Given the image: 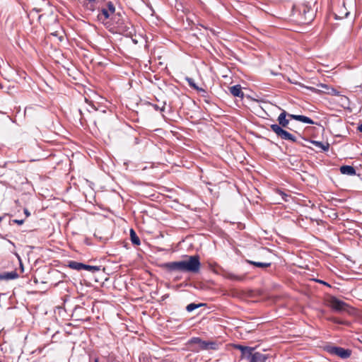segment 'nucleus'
<instances>
[{
	"label": "nucleus",
	"mask_w": 362,
	"mask_h": 362,
	"mask_svg": "<svg viewBox=\"0 0 362 362\" xmlns=\"http://www.w3.org/2000/svg\"><path fill=\"white\" fill-rule=\"evenodd\" d=\"M201 262L198 255H192L187 260L165 262L160 264V267L168 272H180L198 273L200 270Z\"/></svg>",
	"instance_id": "1"
},
{
	"label": "nucleus",
	"mask_w": 362,
	"mask_h": 362,
	"mask_svg": "<svg viewBox=\"0 0 362 362\" xmlns=\"http://www.w3.org/2000/svg\"><path fill=\"white\" fill-rule=\"evenodd\" d=\"M112 20L114 21L117 32L124 35H132L134 29L132 23L127 19L123 18L119 13H115L114 17H112Z\"/></svg>",
	"instance_id": "2"
},
{
	"label": "nucleus",
	"mask_w": 362,
	"mask_h": 362,
	"mask_svg": "<svg viewBox=\"0 0 362 362\" xmlns=\"http://www.w3.org/2000/svg\"><path fill=\"white\" fill-rule=\"evenodd\" d=\"M98 10V20L105 25L108 19H112V17L115 15V6L112 1H107L105 6L99 7Z\"/></svg>",
	"instance_id": "3"
},
{
	"label": "nucleus",
	"mask_w": 362,
	"mask_h": 362,
	"mask_svg": "<svg viewBox=\"0 0 362 362\" xmlns=\"http://www.w3.org/2000/svg\"><path fill=\"white\" fill-rule=\"evenodd\" d=\"M297 11L300 16V20L303 23H309L314 19L315 13L313 8L306 4H303L299 6L297 8Z\"/></svg>",
	"instance_id": "4"
},
{
	"label": "nucleus",
	"mask_w": 362,
	"mask_h": 362,
	"mask_svg": "<svg viewBox=\"0 0 362 362\" xmlns=\"http://www.w3.org/2000/svg\"><path fill=\"white\" fill-rule=\"evenodd\" d=\"M189 344H197L199 349L194 350L199 351V350H217L218 349V344L216 341H204L200 337H192L189 341Z\"/></svg>",
	"instance_id": "5"
},
{
	"label": "nucleus",
	"mask_w": 362,
	"mask_h": 362,
	"mask_svg": "<svg viewBox=\"0 0 362 362\" xmlns=\"http://www.w3.org/2000/svg\"><path fill=\"white\" fill-rule=\"evenodd\" d=\"M325 350L331 355L337 356L343 359L348 358L351 354V351L349 349L332 345L326 346Z\"/></svg>",
	"instance_id": "6"
},
{
	"label": "nucleus",
	"mask_w": 362,
	"mask_h": 362,
	"mask_svg": "<svg viewBox=\"0 0 362 362\" xmlns=\"http://www.w3.org/2000/svg\"><path fill=\"white\" fill-rule=\"evenodd\" d=\"M271 129L276 134V136L281 139L291 141L293 142L296 141V138L293 134L284 129L277 124H273L270 126Z\"/></svg>",
	"instance_id": "7"
},
{
	"label": "nucleus",
	"mask_w": 362,
	"mask_h": 362,
	"mask_svg": "<svg viewBox=\"0 0 362 362\" xmlns=\"http://www.w3.org/2000/svg\"><path fill=\"white\" fill-rule=\"evenodd\" d=\"M69 267L71 269L80 271L81 269H85L89 272H91L92 273H95L97 272H99L100 270V267L98 266H91L88 264H85L81 262H78L76 261H70L69 262Z\"/></svg>",
	"instance_id": "8"
},
{
	"label": "nucleus",
	"mask_w": 362,
	"mask_h": 362,
	"mask_svg": "<svg viewBox=\"0 0 362 362\" xmlns=\"http://www.w3.org/2000/svg\"><path fill=\"white\" fill-rule=\"evenodd\" d=\"M329 305L332 310L338 312L345 310L348 307L347 303L335 296H331L329 298Z\"/></svg>",
	"instance_id": "9"
},
{
	"label": "nucleus",
	"mask_w": 362,
	"mask_h": 362,
	"mask_svg": "<svg viewBox=\"0 0 362 362\" xmlns=\"http://www.w3.org/2000/svg\"><path fill=\"white\" fill-rule=\"evenodd\" d=\"M267 358V355L255 351V349L253 348L245 360L247 362H265Z\"/></svg>",
	"instance_id": "10"
},
{
	"label": "nucleus",
	"mask_w": 362,
	"mask_h": 362,
	"mask_svg": "<svg viewBox=\"0 0 362 362\" xmlns=\"http://www.w3.org/2000/svg\"><path fill=\"white\" fill-rule=\"evenodd\" d=\"M83 6L86 11L90 13L99 9V0H83L82 2Z\"/></svg>",
	"instance_id": "11"
},
{
	"label": "nucleus",
	"mask_w": 362,
	"mask_h": 362,
	"mask_svg": "<svg viewBox=\"0 0 362 362\" xmlns=\"http://www.w3.org/2000/svg\"><path fill=\"white\" fill-rule=\"evenodd\" d=\"M288 113L286 110H282L281 112L277 118L279 122L278 125H280L281 128H287L289 124V119L286 118Z\"/></svg>",
	"instance_id": "12"
},
{
	"label": "nucleus",
	"mask_w": 362,
	"mask_h": 362,
	"mask_svg": "<svg viewBox=\"0 0 362 362\" xmlns=\"http://www.w3.org/2000/svg\"><path fill=\"white\" fill-rule=\"evenodd\" d=\"M235 349H238L241 351V358L246 359L251 351H252L253 347L245 346L240 344H235Z\"/></svg>",
	"instance_id": "13"
},
{
	"label": "nucleus",
	"mask_w": 362,
	"mask_h": 362,
	"mask_svg": "<svg viewBox=\"0 0 362 362\" xmlns=\"http://www.w3.org/2000/svg\"><path fill=\"white\" fill-rule=\"evenodd\" d=\"M230 93L235 97H238L243 98L244 93L242 91V88L240 85H235L230 88Z\"/></svg>",
	"instance_id": "14"
},
{
	"label": "nucleus",
	"mask_w": 362,
	"mask_h": 362,
	"mask_svg": "<svg viewBox=\"0 0 362 362\" xmlns=\"http://www.w3.org/2000/svg\"><path fill=\"white\" fill-rule=\"evenodd\" d=\"M339 170L344 175H355L356 174L355 168L351 165H342L340 167Z\"/></svg>",
	"instance_id": "15"
},
{
	"label": "nucleus",
	"mask_w": 362,
	"mask_h": 362,
	"mask_svg": "<svg viewBox=\"0 0 362 362\" xmlns=\"http://www.w3.org/2000/svg\"><path fill=\"white\" fill-rule=\"evenodd\" d=\"M18 277V274L16 271L0 274V280H11L17 279Z\"/></svg>",
	"instance_id": "16"
},
{
	"label": "nucleus",
	"mask_w": 362,
	"mask_h": 362,
	"mask_svg": "<svg viewBox=\"0 0 362 362\" xmlns=\"http://www.w3.org/2000/svg\"><path fill=\"white\" fill-rule=\"evenodd\" d=\"M310 142L317 148L322 149L323 151H327L329 148V144L327 142H322L318 141H310Z\"/></svg>",
	"instance_id": "17"
},
{
	"label": "nucleus",
	"mask_w": 362,
	"mask_h": 362,
	"mask_svg": "<svg viewBox=\"0 0 362 362\" xmlns=\"http://www.w3.org/2000/svg\"><path fill=\"white\" fill-rule=\"evenodd\" d=\"M246 262L249 264L253 265L257 267L260 268H267L269 267L272 264L271 262H255L250 259H246Z\"/></svg>",
	"instance_id": "18"
},
{
	"label": "nucleus",
	"mask_w": 362,
	"mask_h": 362,
	"mask_svg": "<svg viewBox=\"0 0 362 362\" xmlns=\"http://www.w3.org/2000/svg\"><path fill=\"white\" fill-rule=\"evenodd\" d=\"M130 239L132 244L135 245H139L141 244L139 238L137 236L136 232L132 228L130 229Z\"/></svg>",
	"instance_id": "19"
},
{
	"label": "nucleus",
	"mask_w": 362,
	"mask_h": 362,
	"mask_svg": "<svg viewBox=\"0 0 362 362\" xmlns=\"http://www.w3.org/2000/svg\"><path fill=\"white\" fill-rule=\"evenodd\" d=\"M187 83H188V85H189L191 88H194V90H198L199 92H202V93H206V91L204 89H203V88H199V87H198V86L196 85V83H194V79H193V78H187Z\"/></svg>",
	"instance_id": "20"
},
{
	"label": "nucleus",
	"mask_w": 362,
	"mask_h": 362,
	"mask_svg": "<svg viewBox=\"0 0 362 362\" xmlns=\"http://www.w3.org/2000/svg\"><path fill=\"white\" fill-rule=\"evenodd\" d=\"M297 121H300L301 122L309 124H314L315 122L311 119L310 117L298 115V117L297 118Z\"/></svg>",
	"instance_id": "21"
},
{
	"label": "nucleus",
	"mask_w": 362,
	"mask_h": 362,
	"mask_svg": "<svg viewBox=\"0 0 362 362\" xmlns=\"http://www.w3.org/2000/svg\"><path fill=\"white\" fill-rule=\"evenodd\" d=\"M204 305L205 304H204V303L196 304L194 303H189V305H187L186 310H187V312L190 313V312H192L193 310H194L197 308H199L200 307L204 306Z\"/></svg>",
	"instance_id": "22"
},
{
	"label": "nucleus",
	"mask_w": 362,
	"mask_h": 362,
	"mask_svg": "<svg viewBox=\"0 0 362 362\" xmlns=\"http://www.w3.org/2000/svg\"><path fill=\"white\" fill-rule=\"evenodd\" d=\"M226 278L230 280L241 281L244 279V276H238L233 273H228L226 274Z\"/></svg>",
	"instance_id": "23"
},
{
	"label": "nucleus",
	"mask_w": 362,
	"mask_h": 362,
	"mask_svg": "<svg viewBox=\"0 0 362 362\" xmlns=\"http://www.w3.org/2000/svg\"><path fill=\"white\" fill-rule=\"evenodd\" d=\"M149 105H151L155 110H156V111L159 110L160 112H164V110H165V106L166 105V103L163 102L162 107H159L158 105L153 104V103H149Z\"/></svg>",
	"instance_id": "24"
},
{
	"label": "nucleus",
	"mask_w": 362,
	"mask_h": 362,
	"mask_svg": "<svg viewBox=\"0 0 362 362\" xmlns=\"http://www.w3.org/2000/svg\"><path fill=\"white\" fill-rule=\"evenodd\" d=\"M277 193L281 197L284 201L288 202V195L281 189L277 190Z\"/></svg>",
	"instance_id": "25"
},
{
	"label": "nucleus",
	"mask_w": 362,
	"mask_h": 362,
	"mask_svg": "<svg viewBox=\"0 0 362 362\" xmlns=\"http://www.w3.org/2000/svg\"><path fill=\"white\" fill-rule=\"evenodd\" d=\"M315 281L321 284L325 285L328 287H331L330 284H329L327 282H325L323 280L316 279Z\"/></svg>",
	"instance_id": "26"
},
{
	"label": "nucleus",
	"mask_w": 362,
	"mask_h": 362,
	"mask_svg": "<svg viewBox=\"0 0 362 362\" xmlns=\"http://www.w3.org/2000/svg\"><path fill=\"white\" fill-rule=\"evenodd\" d=\"M13 222L18 224V225H22L23 223H24V220L23 219H14L13 220Z\"/></svg>",
	"instance_id": "27"
},
{
	"label": "nucleus",
	"mask_w": 362,
	"mask_h": 362,
	"mask_svg": "<svg viewBox=\"0 0 362 362\" xmlns=\"http://www.w3.org/2000/svg\"><path fill=\"white\" fill-rule=\"evenodd\" d=\"M287 117H288L291 119H293L295 120H297V118L298 117V115H293V114H288V113Z\"/></svg>",
	"instance_id": "28"
},
{
	"label": "nucleus",
	"mask_w": 362,
	"mask_h": 362,
	"mask_svg": "<svg viewBox=\"0 0 362 362\" xmlns=\"http://www.w3.org/2000/svg\"><path fill=\"white\" fill-rule=\"evenodd\" d=\"M295 84H298V83H294ZM298 85L301 87H304V88H306L307 89H310V90H315V88H312V87H308V86H305L304 85L301 84L300 83H298Z\"/></svg>",
	"instance_id": "29"
},
{
	"label": "nucleus",
	"mask_w": 362,
	"mask_h": 362,
	"mask_svg": "<svg viewBox=\"0 0 362 362\" xmlns=\"http://www.w3.org/2000/svg\"><path fill=\"white\" fill-rule=\"evenodd\" d=\"M24 214H25L26 217H28L30 216V213L27 209H24Z\"/></svg>",
	"instance_id": "30"
},
{
	"label": "nucleus",
	"mask_w": 362,
	"mask_h": 362,
	"mask_svg": "<svg viewBox=\"0 0 362 362\" xmlns=\"http://www.w3.org/2000/svg\"><path fill=\"white\" fill-rule=\"evenodd\" d=\"M78 111H79V113H80V115H81V118H80L81 124H83V117H82V112H81V110H79Z\"/></svg>",
	"instance_id": "31"
},
{
	"label": "nucleus",
	"mask_w": 362,
	"mask_h": 362,
	"mask_svg": "<svg viewBox=\"0 0 362 362\" xmlns=\"http://www.w3.org/2000/svg\"><path fill=\"white\" fill-rule=\"evenodd\" d=\"M335 323H337V324H340V325H342L343 324V322L342 321H340L339 320H337V319H334L333 320Z\"/></svg>",
	"instance_id": "32"
},
{
	"label": "nucleus",
	"mask_w": 362,
	"mask_h": 362,
	"mask_svg": "<svg viewBox=\"0 0 362 362\" xmlns=\"http://www.w3.org/2000/svg\"><path fill=\"white\" fill-rule=\"evenodd\" d=\"M358 130L361 132H362V124H361L358 127Z\"/></svg>",
	"instance_id": "33"
},
{
	"label": "nucleus",
	"mask_w": 362,
	"mask_h": 362,
	"mask_svg": "<svg viewBox=\"0 0 362 362\" xmlns=\"http://www.w3.org/2000/svg\"><path fill=\"white\" fill-rule=\"evenodd\" d=\"M335 18H336V19L341 18V17H339L338 16H337V15H336V16H335Z\"/></svg>",
	"instance_id": "34"
},
{
	"label": "nucleus",
	"mask_w": 362,
	"mask_h": 362,
	"mask_svg": "<svg viewBox=\"0 0 362 362\" xmlns=\"http://www.w3.org/2000/svg\"><path fill=\"white\" fill-rule=\"evenodd\" d=\"M94 362H99L98 358H95V359L94 360Z\"/></svg>",
	"instance_id": "35"
},
{
	"label": "nucleus",
	"mask_w": 362,
	"mask_h": 362,
	"mask_svg": "<svg viewBox=\"0 0 362 362\" xmlns=\"http://www.w3.org/2000/svg\"><path fill=\"white\" fill-rule=\"evenodd\" d=\"M349 12H346L345 17H346L349 15Z\"/></svg>",
	"instance_id": "36"
},
{
	"label": "nucleus",
	"mask_w": 362,
	"mask_h": 362,
	"mask_svg": "<svg viewBox=\"0 0 362 362\" xmlns=\"http://www.w3.org/2000/svg\"><path fill=\"white\" fill-rule=\"evenodd\" d=\"M3 218L1 216H0V223L1 222Z\"/></svg>",
	"instance_id": "37"
}]
</instances>
